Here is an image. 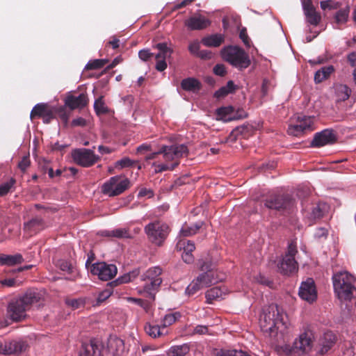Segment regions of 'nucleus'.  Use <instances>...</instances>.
Here are the masks:
<instances>
[{"mask_svg": "<svg viewBox=\"0 0 356 356\" xmlns=\"http://www.w3.org/2000/svg\"><path fill=\"white\" fill-rule=\"evenodd\" d=\"M210 24L211 21L202 15H193L185 22V25L188 29L192 31L203 30L210 26Z\"/></svg>", "mask_w": 356, "mask_h": 356, "instance_id": "19", "label": "nucleus"}, {"mask_svg": "<svg viewBox=\"0 0 356 356\" xmlns=\"http://www.w3.org/2000/svg\"><path fill=\"white\" fill-rule=\"evenodd\" d=\"M204 288L202 286V284L197 281V279H195L186 289V293L191 296L196 293L200 289Z\"/></svg>", "mask_w": 356, "mask_h": 356, "instance_id": "46", "label": "nucleus"}, {"mask_svg": "<svg viewBox=\"0 0 356 356\" xmlns=\"http://www.w3.org/2000/svg\"><path fill=\"white\" fill-rule=\"evenodd\" d=\"M129 300L130 302H134L143 308L146 312H148L150 308V303L146 300L136 298H129Z\"/></svg>", "mask_w": 356, "mask_h": 356, "instance_id": "52", "label": "nucleus"}, {"mask_svg": "<svg viewBox=\"0 0 356 356\" xmlns=\"http://www.w3.org/2000/svg\"><path fill=\"white\" fill-rule=\"evenodd\" d=\"M325 205L318 204L312 209V216L314 219H320L325 213Z\"/></svg>", "mask_w": 356, "mask_h": 356, "instance_id": "51", "label": "nucleus"}, {"mask_svg": "<svg viewBox=\"0 0 356 356\" xmlns=\"http://www.w3.org/2000/svg\"><path fill=\"white\" fill-rule=\"evenodd\" d=\"M200 44L199 41L197 40L191 42L188 45L189 52L191 54L195 56L196 57L200 51Z\"/></svg>", "mask_w": 356, "mask_h": 356, "instance_id": "56", "label": "nucleus"}, {"mask_svg": "<svg viewBox=\"0 0 356 356\" xmlns=\"http://www.w3.org/2000/svg\"><path fill=\"white\" fill-rule=\"evenodd\" d=\"M181 87L184 90L195 92L201 89L202 85L197 79L189 77L181 81Z\"/></svg>", "mask_w": 356, "mask_h": 356, "instance_id": "33", "label": "nucleus"}, {"mask_svg": "<svg viewBox=\"0 0 356 356\" xmlns=\"http://www.w3.org/2000/svg\"><path fill=\"white\" fill-rule=\"evenodd\" d=\"M154 47L159 50V52L155 54L156 60L155 68L159 72H163L167 68L165 60L171 56L173 50L168 46L166 42L158 43Z\"/></svg>", "mask_w": 356, "mask_h": 356, "instance_id": "15", "label": "nucleus"}, {"mask_svg": "<svg viewBox=\"0 0 356 356\" xmlns=\"http://www.w3.org/2000/svg\"><path fill=\"white\" fill-rule=\"evenodd\" d=\"M225 37L222 34H213L204 37L202 39L201 42L203 45L209 47H218L224 42Z\"/></svg>", "mask_w": 356, "mask_h": 356, "instance_id": "28", "label": "nucleus"}, {"mask_svg": "<svg viewBox=\"0 0 356 356\" xmlns=\"http://www.w3.org/2000/svg\"><path fill=\"white\" fill-rule=\"evenodd\" d=\"M55 114L58 115V118L63 122L65 125L67 124L70 118V113L66 111L65 107H55Z\"/></svg>", "mask_w": 356, "mask_h": 356, "instance_id": "49", "label": "nucleus"}, {"mask_svg": "<svg viewBox=\"0 0 356 356\" xmlns=\"http://www.w3.org/2000/svg\"><path fill=\"white\" fill-rule=\"evenodd\" d=\"M225 291L221 287H213L206 292L205 297L208 303L211 304L213 300L222 298Z\"/></svg>", "mask_w": 356, "mask_h": 356, "instance_id": "34", "label": "nucleus"}, {"mask_svg": "<svg viewBox=\"0 0 356 356\" xmlns=\"http://www.w3.org/2000/svg\"><path fill=\"white\" fill-rule=\"evenodd\" d=\"M213 73L220 76H224L227 74L226 67L223 64H217L213 69Z\"/></svg>", "mask_w": 356, "mask_h": 356, "instance_id": "60", "label": "nucleus"}, {"mask_svg": "<svg viewBox=\"0 0 356 356\" xmlns=\"http://www.w3.org/2000/svg\"><path fill=\"white\" fill-rule=\"evenodd\" d=\"M249 131L250 129L248 126L237 127L230 133L229 138L230 140L233 141L237 140L239 136L246 138L248 136Z\"/></svg>", "mask_w": 356, "mask_h": 356, "instance_id": "37", "label": "nucleus"}, {"mask_svg": "<svg viewBox=\"0 0 356 356\" xmlns=\"http://www.w3.org/2000/svg\"><path fill=\"white\" fill-rule=\"evenodd\" d=\"M337 140V135L332 129H326L314 134L311 142V147H321L334 144Z\"/></svg>", "mask_w": 356, "mask_h": 356, "instance_id": "14", "label": "nucleus"}, {"mask_svg": "<svg viewBox=\"0 0 356 356\" xmlns=\"http://www.w3.org/2000/svg\"><path fill=\"white\" fill-rule=\"evenodd\" d=\"M239 38L247 47H250V39L248 37L247 30L245 28H243L241 29L239 33Z\"/></svg>", "mask_w": 356, "mask_h": 356, "instance_id": "58", "label": "nucleus"}, {"mask_svg": "<svg viewBox=\"0 0 356 356\" xmlns=\"http://www.w3.org/2000/svg\"><path fill=\"white\" fill-rule=\"evenodd\" d=\"M236 86L233 81H229L227 85L221 87L215 92L214 97L216 98H223L230 93L235 92Z\"/></svg>", "mask_w": 356, "mask_h": 356, "instance_id": "35", "label": "nucleus"}, {"mask_svg": "<svg viewBox=\"0 0 356 356\" xmlns=\"http://www.w3.org/2000/svg\"><path fill=\"white\" fill-rule=\"evenodd\" d=\"M53 106H49L45 103L37 104L32 109L30 118L31 120L34 118H42L46 113L51 110Z\"/></svg>", "mask_w": 356, "mask_h": 356, "instance_id": "32", "label": "nucleus"}, {"mask_svg": "<svg viewBox=\"0 0 356 356\" xmlns=\"http://www.w3.org/2000/svg\"><path fill=\"white\" fill-rule=\"evenodd\" d=\"M24 261L21 254L14 255L0 254V265L14 266L22 264Z\"/></svg>", "mask_w": 356, "mask_h": 356, "instance_id": "30", "label": "nucleus"}, {"mask_svg": "<svg viewBox=\"0 0 356 356\" xmlns=\"http://www.w3.org/2000/svg\"><path fill=\"white\" fill-rule=\"evenodd\" d=\"M153 56L154 54L150 52L149 49H142L138 52L139 58L143 61L149 60Z\"/></svg>", "mask_w": 356, "mask_h": 356, "instance_id": "62", "label": "nucleus"}, {"mask_svg": "<svg viewBox=\"0 0 356 356\" xmlns=\"http://www.w3.org/2000/svg\"><path fill=\"white\" fill-rule=\"evenodd\" d=\"M139 274L140 270L138 268H136L132 271H130L119 277L115 280L108 283V285L111 286V287H114L119 284L129 283L133 281L135 278H136L139 275Z\"/></svg>", "mask_w": 356, "mask_h": 356, "instance_id": "26", "label": "nucleus"}, {"mask_svg": "<svg viewBox=\"0 0 356 356\" xmlns=\"http://www.w3.org/2000/svg\"><path fill=\"white\" fill-rule=\"evenodd\" d=\"M202 222H197L191 226L184 225L180 231V234L183 236H190L194 235L202 227Z\"/></svg>", "mask_w": 356, "mask_h": 356, "instance_id": "38", "label": "nucleus"}, {"mask_svg": "<svg viewBox=\"0 0 356 356\" xmlns=\"http://www.w3.org/2000/svg\"><path fill=\"white\" fill-rule=\"evenodd\" d=\"M350 13V8L346 6L344 8L340 9L337 11L334 15L335 22L338 24H343L346 23L348 21V15Z\"/></svg>", "mask_w": 356, "mask_h": 356, "instance_id": "40", "label": "nucleus"}, {"mask_svg": "<svg viewBox=\"0 0 356 356\" xmlns=\"http://www.w3.org/2000/svg\"><path fill=\"white\" fill-rule=\"evenodd\" d=\"M161 274L162 269L159 266H154L149 268L141 275V280L145 282L144 291L153 300L162 283Z\"/></svg>", "mask_w": 356, "mask_h": 356, "instance_id": "5", "label": "nucleus"}, {"mask_svg": "<svg viewBox=\"0 0 356 356\" xmlns=\"http://www.w3.org/2000/svg\"><path fill=\"white\" fill-rule=\"evenodd\" d=\"M287 133L289 135L293 136H300L305 134V132L302 129V128H299V126L297 124V122L296 124H291L289 125V127L287 129Z\"/></svg>", "mask_w": 356, "mask_h": 356, "instance_id": "50", "label": "nucleus"}, {"mask_svg": "<svg viewBox=\"0 0 356 356\" xmlns=\"http://www.w3.org/2000/svg\"><path fill=\"white\" fill-rule=\"evenodd\" d=\"M181 314L179 312H175L173 314H166L162 321V327L165 329L168 326H170L175 323L179 318Z\"/></svg>", "mask_w": 356, "mask_h": 356, "instance_id": "43", "label": "nucleus"}, {"mask_svg": "<svg viewBox=\"0 0 356 356\" xmlns=\"http://www.w3.org/2000/svg\"><path fill=\"white\" fill-rule=\"evenodd\" d=\"M261 329L274 338L283 337L288 330V318L278 305L272 304L264 310L259 320Z\"/></svg>", "mask_w": 356, "mask_h": 356, "instance_id": "1", "label": "nucleus"}, {"mask_svg": "<svg viewBox=\"0 0 356 356\" xmlns=\"http://www.w3.org/2000/svg\"><path fill=\"white\" fill-rule=\"evenodd\" d=\"M335 71L333 65H327L321 67L314 74V81L316 83H322L323 81L329 79L330 75Z\"/></svg>", "mask_w": 356, "mask_h": 356, "instance_id": "29", "label": "nucleus"}, {"mask_svg": "<svg viewBox=\"0 0 356 356\" xmlns=\"http://www.w3.org/2000/svg\"><path fill=\"white\" fill-rule=\"evenodd\" d=\"M108 236L118 238H130L131 234L127 228H118L108 232Z\"/></svg>", "mask_w": 356, "mask_h": 356, "instance_id": "42", "label": "nucleus"}, {"mask_svg": "<svg viewBox=\"0 0 356 356\" xmlns=\"http://www.w3.org/2000/svg\"><path fill=\"white\" fill-rule=\"evenodd\" d=\"M335 343V336L332 332H327L324 335V341L319 347L316 349V356H323L325 355Z\"/></svg>", "mask_w": 356, "mask_h": 356, "instance_id": "25", "label": "nucleus"}, {"mask_svg": "<svg viewBox=\"0 0 356 356\" xmlns=\"http://www.w3.org/2000/svg\"><path fill=\"white\" fill-rule=\"evenodd\" d=\"M313 341L312 334L303 333L300 335L299 339L294 342V349L301 351L302 354H307L312 351Z\"/></svg>", "mask_w": 356, "mask_h": 356, "instance_id": "20", "label": "nucleus"}, {"mask_svg": "<svg viewBox=\"0 0 356 356\" xmlns=\"http://www.w3.org/2000/svg\"><path fill=\"white\" fill-rule=\"evenodd\" d=\"M65 303L72 309H78L84 305V301L82 299H67Z\"/></svg>", "mask_w": 356, "mask_h": 356, "instance_id": "55", "label": "nucleus"}, {"mask_svg": "<svg viewBox=\"0 0 356 356\" xmlns=\"http://www.w3.org/2000/svg\"><path fill=\"white\" fill-rule=\"evenodd\" d=\"M31 161L29 157L27 156H24L18 163V168L24 172L30 165Z\"/></svg>", "mask_w": 356, "mask_h": 356, "instance_id": "63", "label": "nucleus"}, {"mask_svg": "<svg viewBox=\"0 0 356 356\" xmlns=\"http://www.w3.org/2000/svg\"><path fill=\"white\" fill-rule=\"evenodd\" d=\"M136 162L134 161L131 160L128 157H124L121 160L117 161L116 167L120 166L121 168H127L132 166Z\"/></svg>", "mask_w": 356, "mask_h": 356, "instance_id": "57", "label": "nucleus"}, {"mask_svg": "<svg viewBox=\"0 0 356 356\" xmlns=\"http://www.w3.org/2000/svg\"><path fill=\"white\" fill-rule=\"evenodd\" d=\"M190 350V348L188 344L184 343L179 346H174L170 347L168 350V356H184Z\"/></svg>", "mask_w": 356, "mask_h": 356, "instance_id": "36", "label": "nucleus"}, {"mask_svg": "<svg viewBox=\"0 0 356 356\" xmlns=\"http://www.w3.org/2000/svg\"><path fill=\"white\" fill-rule=\"evenodd\" d=\"M108 347L109 348H113V346H116V351H118L120 349H122L124 347V341L120 338L114 337L111 338L108 341Z\"/></svg>", "mask_w": 356, "mask_h": 356, "instance_id": "53", "label": "nucleus"}, {"mask_svg": "<svg viewBox=\"0 0 356 356\" xmlns=\"http://www.w3.org/2000/svg\"><path fill=\"white\" fill-rule=\"evenodd\" d=\"M298 253L296 241L291 240L287 248V251L278 264L280 272L284 275H290L298 270V262L295 256Z\"/></svg>", "mask_w": 356, "mask_h": 356, "instance_id": "8", "label": "nucleus"}, {"mask_svg": "<svg viewBox=\"0 0 356 356\" xmlns=\"http://www.w3.org/2000/svg\"><path fill=\"white\" fill-rule=\"evenodd\" d=\"M340 6V3L339 2H334L332 0L323 1L321 2V8L323 10L328 9H337Z\"/></svg>", "mask_w": 356, "mask_h": 356, "instance_id": "54", "label": "nucleus"}, {"mask_svg": "<svg viewBox=\"0 0 356 356\" xmlns=\"http://www.w3.org/2000/svg\"><path fill=\"white\" fill-rule=\"evenodd\" d=\"M46 227L44 220L40 217H35L24 223V231L30 235L36 234Z\"/></svg>", "mask_w": 356, "mask_h": 356, "instance_id": "22", "label": "nucleus"}, {"mask_svg": "<svg viewBox=\"0 0 356 356\" xmlns=\"http://www.w3.org/2000/svg\"><path fill=\"white\" fill-rule=\"evenodd\" d=\"M129 184L128 179H121L120 177L115 176L103 184L102 191L110 197L117 196L125 191L129 187Z\"/></svg>", "mask_w": 356, "mask_h": 356, "instance_id": "11", "label": "nucleus"}, {"mask_svg": "<svg viewBox=\"0 0 356 356\" xmlns=\"http://www.w3.org/2000/svg\"><path fill=\"white\" fill-rule=\"evenodd\" d=\"M200 269L203 273L197 277V281L202 284L204 287H208L218 282V279L216 273L214 271V267L210 261H202L200 264Z\"/></svg>", "mask_w": 356, "mask_h": 356, "instance_id": "13", "label": "nucleus"}, {"mask_svg": "<svg viewBox=\"0 0 356 356\" xmlns=\"http://www.w3.org/2000/svg\"><path fill=\"white\" fill-rule=\"evenodd\" d=\"M303 9L307 22L312 25L317 26L321 22V17L320 14L316 11L309 1L303 3Z\"/></svg>", "mask_w": 356, "mask_h": 356, "instance_id": "24", "label": "nucleus"}, {"mask_svg": "<svg viewBox=\"0 0 356 356\" xmlns=\"http://www.w3.org/2000/svg\"><path fill=\"white\" fill-rule=\"evenodd\" d=\"M104 346L97 339L82 342L79 351V356H102Z\"/></svg>", "mask_w": 356, "mask_h": 356, "instance_id": "16", "label": "nucleus"}, {"mask_svg": "<svg viewBox=\"0 0 356 356\" xmlns=\"http://www.w3.org/2000/svg\"><path fill=\"white\" fill-rule=\"evenodd\" d=\"M72 157L76 164L84 168L93 165L100 159L92 150L86 148L74 149L72 152Z\"/></svg>", "mask_w": 356, "mask_h": 356, "instance_id": "12", "label": "nucleus"}, {"mask_svg": "<svg viewBox=\"0 0 356 356\" xmlns=\"http://www.w3.org/2000/svg\"><path fill=\"white\" fill-rule=\"evenodd\" d=\"M88 103V98L86 94L81 93L78 97L73 95L68 96L65 101V106L71 110L82 108Z\"/></svg>", "mask_w": 356, "mask_h": 356, "instance_id": "23", "label": "nucleus"}, {"mask_svg": "<svg viewBox=\"0 0 356 356\" xmlns=\"http://www.w3.org/2000/svg\"><path fill=\"white\" fill-rule=\"evenodd\" d=\"M160 152L163 155L165 162L168 163H177L179 159L188 155V149L185 145H163L160 148Z\"/></svg>", "mask_w": 356, "mask_h": 356, "instance_id": "10", "label": "nucleus"}, {"mask_svg": "<svg viewBox=\"0 0 356 356\" xmlns=\"http://www.w3.org/2000/svg\"><path fill=\"white\" fill-rule=\"evenodd\" d=\"M146 333L153 338H156L160 337L163 334L162 330L163 329L162 326L159 325H147L145 327Z\"/></svg>", "mask_w": 356, "mask_h": 356, "instance_id": "44", "label": "nucleus"}, {"mask_svg": "<svg viewBox=\"0 0 356 356\" xmlns=\"http://www.w3.org/2000/svg\"><path fill=\"white\" fill-rule=\"evenodd\" d=\"M296 122L299 128H302L305 133L312 131L314 129V119L313 117L299 115L297 117Z\"/></svg>", "mask_w": 356, "mask_h": 356, "instance_id": "27", "label": "nucleus"}, {"mask_svg": "<svg viewBox=\"0 0 356 356\" xmlns=\"http://www.w3.org/2000/svg\"><path fill=\"white\" fill-rule=\"evenodd\" d=\"M153 165L156 167V172H161L166 170H173L177 166H178V163H168L165 162L164 163L156 164V163H154Z\"/></svg>", "mask_w": 356, "mask_h": 356, "instance_id": "48", "label": "nucleus"}, {"mask_svg": "<svg viewBox=\"0 0 356 356\" xmlns=\"http://www.w3.org/2000/svg\"><path fill=\"white\" fill-rule=\"evenodd\" d=\"M0 284L3 286L6 287H15L18 286L19 284L18 283L17 280L15 278H8V279H4L0 280Z\"/></svg>", "mask_w": 356, "mask_h": 356, "instance_id": "59", "label": "nucleus"}, {"mask_svg": "<svg viewBox=\"0 0 356 356\" xmlns=\"http://www.w3.org/2000/svg\"><path fill=\"white\" fill-rule=\"evenodd\" d=\"M333 286L337 298L341 301L350 300L356 291V280L348 272H341L333 276Z\"/></svg>", "mask_w": 356, "mask_h": 356, "instance_id": "3", "label": "nucleus"}, {"mask_svg": "<svg viewBox=\"0 0 356 356\" xmlns=\"http://www.w3.org/2000/svg\"><path fill=\"white\" fill-rule=\"evenodd\" d=\"M112 293V291H111L110 289H106L99 293L97 298V303H102L104 301H105L111 296Z\"/></svg>", "mask_w": 356, "mask_h": 356, "instance_id": "61", "label": "nucleus"}, {"mask_svg": "<svg viewBox=\"0 0 356 356\" xmlns=\"http://www.w3.org/2000/svg\"><path fill=\"white\" fill-rule=\"evenodd\" d=\"M242 114L234 115V108L232 106H222L216 110L217 115L222 120L228 122L239 119H243L247 117L245 111H241Z\"/></svg>", "mask_w": 356, "mask_h": 356, "instance_id": "21", "label": "nucleus"}, {"mask_svg": "<svg viewBox=\"0 0 356 356\" xmlns=\"http://www.w3.org/2000/svg\"><path fill=\"white\" fill-rule=\"evenodd\" d=\"M44 300V293L38 289H30L23 296L12 299L8 305V315L14 321H19L26 316L31 307Z\"/></svg>", "mask_w": 356, "mask_h": 356, "instance_id": "2", "label": "nucleus"}, {"mask_svg": "<svg viewBox=\"0 0 356 356\" xmlns=\"http://www.w3.org/2000/svg\"><path fill=\"white\" fill-rule=\"evenodd\" d=\"M264 206L282 213H289L295 206V200L289 195H273L265 200Z\"/></svg>", "mask_w": 356, "mask_h": 356, "instance_id": "7", "label": "nucleus"}, {"mask_svg": "<svg viewBox=\"0 0 356 356\" xmlns=\"http://www.w3.org/2000/svg\"><path fill=\"white\" fill-rule=\"evenodd\" d=\"M177 247L183 249L184 252L192 253L195 249V244L189 240H180L177 243Z\"/></svg>", "mask_w": 356, "mask_h": 356, "instance_id": "47", "label": "nucleus"}, {"mask_svg": "<svg viewBox=\"0 0 356 356\" xmlns=\"http://www.w3.org/2000/svg\"><path fill=\"white\" fill-rule=\"evenodd\" d=\"M94 109L97 115L108 113L109 109L106 106L102 96L95 100L94 103Z\"/></svg>", "mask_w": 356, "mask_h": 356, "instance_id": "41", "label": "nucleus"}, {"mask_svg": "<svg viewBox=\"0 0 356 356\" xmlns=\"http://www.w3.org/2000/svg\"><path fill=\"white\" fill-rule=\"evenodd\" d=\"M220 54L224 60L239 70L248 68L251 63L248 54L238 46L225 47Z\"/></svg>", "mask_w": 356, "mask_h": 356, "instance_id": "4", "label": "nucleus"}, {"mask_svg": "<svg viewBox=\"0 0 356 356\" xmlns=\"http://www.w3.org/2000/svg\"><path fill=\"white\" fill-rule=\"evenodd\" d=\"M27 347V343L22 340H13L4 343L0 342V354H19L25 351Z\"/></svg>", "mask_w": 356, "mask_h": 356, "instance_id": "17", "label": "nucleus"}, {"mask_svg": "<svg viewBox=\"0 0 356 356\" xmlns=\"http://www.w3.org/2000/svg\"><path fill=\"white\" fill-rule=\"evenodd\" d=\"M86 266L88 268H90V273L92 275H97L99 280L103 281L111 280L118 273V268L115 265L108 264L104 261L90 264V259H88Z\"/></svg>", "mask_w": 356, "mask_h": 356, "instance_id": "9", "label": "nucleus"}, {"mask_svg": "<svg viewBox=\"0 0 356 356\" xmlns=\"http://www.w3.org/2000/svg\"><path fill=\"white\" fill-rule=\"evenodd\" d=\"M16 179L11 177L8 181L0 185V197L6 195L9 192L15 189Z\"/></svg>", "mask_w": 356, "mask_h": 356, "instance_id": "39", "label": "nucleus"}, {"mask_svg": "<svg viewBox=\"0 0 356 356\" xmlns=\"http://www.w3.org/2000/svg\"><path fill=\"white\" fill-rule=\"evenodd\" d=\"M144 230L149 241L158 246L163 245L170 233L169 226L160 220L149 222L145 227Z\"/></svg>", "mask_w": 356, "mask_h": 356, "instance_id": "6", "label": "nucleus"}, {"mask_svg": "<svg viewBox=\"0 0 356 356\" xmlns=\"http://www.w3.org/2000/svg\"><path fill=\"white\" fill-rule=\"evenodd\" d=\"M55 118V107H52L49 111L42 118L43 122L49 124L51 121Z\"/></svg>", "mask_w": 356, "mask_h": 356, "instance_id": "64", "label": "nucleus"}, {"mask_svg": "<svg viewBox=\"0 0 356 356\" xmlns=\"http://www.w3.org/2000/svg\"><path fill=\"white\" fill-rule=\"evenodd\" d=\"M298 294L302 300L309 302H312L316 299L317 293L313 279L309 278L301 284Z\"/></svg>", "mask_w": 356, "mask_h": 356, "instance_id": "18", "label": "nucleus"}, {"mask_svg": "<svg viewBox=\"0 0 356 356\" xmlns=\"http://www.w3.org/2000/svg\"><path fill=\"white\" fill-rule=\"evenodd\" d=\"M107 59H95L90 60L86 65L87 70H98L103 67L107 63Z\"/></svg>", "mask_w": 356, "mask_h": 356, "instance_id": "45", "label": "nucleus"}, {"mask_svg": "<svg viewBox=\"0 0 356 356\" xmlns=\"http://www.w3.org/2000/svg\"><path fill=\"white\" fill-rule=\"evenodd\" d=\"M335 95L337 102H345L349 99L352 90L345 84H337L335 86Z\"/></svg>", "mask_w": 356, "mask_h": 356, "instance_id": "31", "label": "nucleus"}]
</instances>
